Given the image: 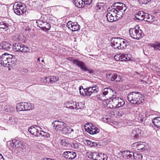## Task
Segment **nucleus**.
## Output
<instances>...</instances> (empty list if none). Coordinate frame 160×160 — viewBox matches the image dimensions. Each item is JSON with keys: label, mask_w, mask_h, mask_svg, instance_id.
Here are the masks:
<instances>
[{"label": "nucleus", "mask_w": 160, "mask_h": 160, "mask_svg": "<svg viewBox=\"0 0 160 160\" xmlns=\"http://www.w3.org/2000/svg\"><path fill=\"white\" fill-rule=\"evenodd\" d=\"M22 48V49L21 52H23V53H22L21 54L20 57V58H21L22 60L23 59V58H24L23 57V56H25V54L24 53L28 52L29 50L28 48L25 46L24 45H23Z\"/></svg>", "instance_id": "31"}, {"label": "nucleus", "mask_w": 160, "mask_h": 160, "mask_svg": "<svg viewBox=\"0 0 160 160\" xmlns=\"http://www.w3.org/2000/svg\"><path fill=\"white\" fill-rule=\"evenodd\" d=\"M112 107L109 106L113 108H119L123 106L125 104L124 100L122 98L117 97H114L112 98Z\"/></svg>", "instance_id": "8"}, {"label": "nucleus", "mask_w": 160, "mask_h": 160, "mask_svg": "<svg viewBox=\"0 0 160 160\" xmlns=\"http://www.w3.org/2000/svg\"><path fill=\"white\" fill-rule=\"evenodd\" d=\"M73 24V23L71 21H69L67 23V26L68 28H72Z\"/></svg>", "instance_id": "52"}, {"label": "nucleus", "mask_w": 160, "mask_h": 160, "mask_svg": "<svg viewBox=\"0 0 160 160\" xmlns=\"http://www.w3.org/2000/svg\"><path fill=\"white\" fill-rule=\"evenodd\" d=\"M22 27L23 28V29H24L25 31L28 32H29L30 29L27 23L23 24V25H22Z\"/></svg>", "instance_id": "46"}, {"label": "nucleus", "mask_w": 160, "mask_h": 160, "mask_svg": "<svg viewBox=\"0 0 160 160\" xmlns=\"http://www.w3.org/2000/svg\"><path fill=\"white\" fill-rule=\"evenodd\" d=\"M105 119H106L107 122H109L110 121V119L108 118H106Z\"/></svg>", "instance_id": "60"}, {"label": "nucleus", "mask_w": 160, "mask_h": 160, "mask_svg": "<svg viewBox=\"0 0 160 160\" xmlns=\"http://www.w3.org/2000/svg\"><path fill=\"white\" fill-rule=\"evenodd\" d=\"M16 108L19 111L30 110L34 108V105L30 103L21 102L17 104Z\"/></svg>", "instance_id": "6"}, {"label": "nucleus", "mask_w": 160, "mask_h": 160, "mask_svg": "<svg viewBox=\"0 0 160 160\" xmlns=\"http://www.w3.org/2000/svg\"><path fill=\"white\" fill-rule=\"evenodd\" d=\"M96 8L97 10H105L106 9H110L109 7L108 9L107 8V6L105 5V4L103 3H99L97 5Z\"/></svg>", "instance_id": "26"}, {"label": "nucleus", "mask_w": 160, "mask_h": 160, "mask_svg": "<svg viewBox=\"0 0 160 160\" xmlns=\"http://www.w3.org/2000/svg\"><path fill=\"white\" fill-rule=\"evenodd\" d=\"M144 12L143 11H139L138 13L135 15V17L136 19L138 20H144L143 18Z\"/></svg>", "instance_id": "30"}, {"label": "nucleus", "mask_w": 160, "mask_h": 160, "mask_svg": "<svg viewBox=\"0 0 160 160\" xmlns=\"http://www.w3.org/2000/svg\"><path fill=\"white\" fill-rule=\"evenodd\" d=\"M80 26L78 24H77V23L74 22L72 28L71 29L72 31L73 32L78 30L80 29Z\"/></svg>", "instance_id": "38"}, {"label": "nucleus", "mask_w": 160, "mask_h": 160, "mask_svg": "<svg viewBox=\"0 0 160 160\" xmlns=\"http://www.w3.org/2000/svg\"><path fill=\"white\" fill-rule=\"evenodd\" d=\"M133 154V152H132L130 151H120L119 153V154L122 155V157L125 159H132Z\"/></svg>", "instance_id": "17"}, {"label": "nucleus", "mask_w": 160, "mask_h": 160, "mask_svg": "<svg viewBox=\"0 0 160 160\" xmlns=\"http://www.w3.org/2000/svg\"><path fill=\"white\" fill-rule=\"evenodd\" d=\"M69 108L72 109H73L74 108L73 107V106H70L69 107Z\"/></svg>", "instance_id": "61"}, {"label": "nucleus", "mask_w": 160, "mask_h": 160, "mask_svg": "<svg viewBox=\"0 0 160 160\" xmlns=\"http://www.w3.org/2000/svg\"><path fill=\"white\" fill-rule=\"evenodd\" d=\"M145 143L142 142H137L133 143L132 145V149L137 152H145L147 150V148L145 145Z\"/></svg>", "instance_id": "7"}, {"label": "nucleus", "mask_w": 160, "mask_h": 160, "mask_svg": "<svg viewBox=\"0 0 160 160\" xmlns=\"http://www.w3.org/2000/svg\"><path fill=\"white\" fill-rule=\"evenodd\" d=\"M87 92V96L91 95L93 92H97L99 91V88L96 85H93L92 86L85 88V91Z\"/></svg>", "instance_id": "15"}, {"label": "nucleus", "mask_w": 160, "mask_h": 160, "mask_svg": "<svg viewBox=\"0 0 160 160\" xmlns=\"http://www.w3.org/2000/svg\"><path fill=\"white\" fill-rule=\"evenodd\" d=\"M41 129L39 126L35 125L31 126L28 128V130L31 134L35 136H41L44 138L49 137V134L48 133L41 130Z\"/></svg>", "instance_id": "4"}, {"label": "nucleus", "mask_w": 160, "mask_h": 160, "mask_svg": "<svg viewBox=\"0 0 160 160\" xmlns=\"http://www.w3.org/2000/svg\"><path fill=\"white\" fill-rule=\"evenodd\" d=\"M81 4H82V2H84V0H81Z\"/></svg>", "instance_id": "63"}, {"label": "nucleus", "mask_w": 160, "mask_h": 160, "mask_svg": "<svg viewBox=\"0 0 160 160\" xmlns=\"http://www.w3.org/2000/svg\"><path fill=\"white\" fill-rule=\"evenodd\" d=\"M86 142L87 144L88 145L90 146L91 147H92V142L90 141V140H87L86 141Z\"/></svg>", "instance_id": "56"}, {"label": "nucleus", "mask_w": 160, "mask_h": 160, "mask_svg": "<svg viewBox=\"0 0 160 160\" xmlns=\"http://www.w3.org/2000/svg\"><path fill=\"white\" fill-rule=\"evenodd\" d=\"M152 46L155 49H159V48H160V43L153 44L152 45Z\"/></svg>", "instance_id": "48"}, {"label": "nucleus", "mask_w": 160, "mask_h": 160, "mask_svg": "<svg viewBox=\"0 0 160 160\" xmlns=\"http://www.w3.org/2000/svg\"><path fill=\"white\" fill-rule=\"evenodd\" d=\"M99 157L100 159L98 160H107L108 159V156L107 155L104 153H100Z\"/></svg>", "instance_id": "44"}, {"label": "nucleus", "mask_w": 160, "mask_h": 160, "mask_svg": "<svg viewBox=\"0 0 160 160\" xmlns=\"http://www.w3.org/2000/svg\"><path fill=\"white\" fill-rule=\"evenodd\" d=\"M76 153L72 151H66L64 152L62 156L65 158L68 159H73L76 157Z\"/></svg>", "instance_id": "16"}, {"label": "nucleus", "mask_w": 160, "mask_h": 160, "mask_svg": "<svg viewBox=\"0 0 160 160\" xmlns=\"http://www.w3.org/2000/svg\"><path fill=\"white\" fill-rule=\"evenodd\" d=\"M151 1V0H138V2L140 4H147Z\"/></svg>", "instance_id": "49"}, {"label": "nucleus", "mask_w": 160, "mask_h": 160, "mask_svg": "<svg viewBox=\"0 0 160 160\" xmlns=\"http://www.w3.org/2000/svg\"><path fill=\"white\" fill-rule=\"evenodd\" d=\"M9 25L8 23H7L4 22H0V29H3L6 31L7 29H8Z\"/></svg>", "instance_id": "32"}, {"label": "nucleus", "mask_w": 160, "mask_h": 160, "mask_svg": "<svg viewBox=\"0 0 160 160\" xmlns=\"http://www.w3.org/2000/svg\"><path fill=\"white\" fill-rule=\"evenodd\" d=\"M5 7H6L7 10L11 9L12 8H13V10L20 9V10H26V9L25 4L20 2H16L13 5H12V4H11L9 7H8V5H6Z\"/></svg>", "instance_id": "10"}, {"label": "nucleus", "mask_w": 160, "mask_h": 160, "mask_svg": "<svg viewBox=\"0 0 160 160\" xmlns=\"http://www.w3.org/2000/svg\"><path fill=\"white\" fill-rule=\"evenodd\" d=\"M114 58L117 61H122V60H121V59H122V56H120L119 55H117L115 56Z\"/></svg>", "instance_id": "53"}, {"label": "nucleus", "mask_w": 160, "mask_h": 160, "mask_svg": "<svg viewBox=\"0 0 160 160\" xmlns=\"http://www.w3.org/2000/svg\"><path fill=\"white\" fill-rule=\"evenodd\" d=\"M23 45L19 43H15L13 45V50L15 52H21Z\"/></svg>", "instance_id": "22"}, {"label": "nucleus", "mask_w": 160, "mask_h": 160, "mask_svg": "<svg viewBox=\"0 0 160 160\" xmlns=\"http://www.w3.org/2000/svg\"><path fill=\"white\" fill-rule=\"evenodd\" d=\"M103 92L101 93L104 96H105L108 93H112V96H114L113 94L116 93L115 91L113 90L110 88H105L102 91Z\"/></svg>", "instance_id": "23"}, {"label": "nucleus", "mask_w": 160, "mask_h": 160, "mask_svg": "<svg viewBox=\"0 0 160 160\" xmlns=\"http://www.w3.org/2000/svg\"><path fill=\"white\" fill-rule=\"evenodd\" d=\"M12 46V45L6 42H3L0 44V48L5 50H9Z\"/></svg>", "instance_id": "21"}, {"label": "nucleus", "mask_w": 160, "mask_h": 160, "mask_svg": "<svg viewBox=\"0 0 160 160\" xmlns=\"http://www.w3.org/2000/svg\"><path fill=\"white\" fill-rule=\"evenodd\" d=\"M84 4L89 5L91 3L92 0H84Z\"/></svg>", "instance_id": "55"}, {"label": "nucleus", "mask_w": 160, "mask_h": 160, "mask_svg": "<svg viewBox=\"0 0 160 160\" xmlns=\"http://www.w3.org/2000/svg\"><path fill=\"white\" fill-rule=\"evenodd\" d=\"M129 33L131 38L136 40L142 38L144 35L142 31L139 29L138 27L130 29Z\"/></svg>", "instance_id": "5"}, {"label": "nucleus", "mask_w": 160, "mask_h": 160, "mask_svg": "<svg viewBox=\"0 0 160 160\" xmlns=\"http://www.w3.org/2000/svg\"><path fill=\"white\" fill-rule=\"evenodd\" d=\"M111 10H126L127 8L125 5L120 2H117L114 3L111 7Z\"/></svg>", "instance_id": "14"}, {"label": "nucleus", "mask_w": 160, "mask_h": 160, "mask_svg": "<svg viewBox=\"0 0 160 160\" xmlns=\"http://www.w3.org/2000/svg\"><path fill=\"white\" fill-rule=\"evenodd\" d=\"M122 57H123V60H124V61H129L130 60V58L128 57V55L127 54H125L123 55L122 56Z\"/></svg>", "instance_id": "51"}, {"label": "nucleus", "mask_w": 160, "mask_h": 160, "mask_svg": "<svg viewBox=\"0 0 160 160\" xmlns=\"http://www.w3.org/2000/svg\"><path fill=\"white\" fill-rule=\"evenodd\" d=\"M99 154L100 153L97 152H91V155L90 154V156H91L90 158L95 160L100 159Z\"/></svg>", "instance_id": "28"}, {"label": "nucleus", "mask_w": 160, "mask_h": 160, "mask_svg": "<svg viewBox=\"0 0 160 160\" xmlns=\"http://www.w3.org/2000/svg\"><path fill=\"white\" fill-rule=\"evenodd\" d=\"M152 122L155 127L157 128H160V117H157L154 118Z\"/></svg>", "instance_id": "25"}, {"label": "nucleus", "mask_w": 160, "mask_h": 160, "mask_svg": "<svg viewBox=\"0 0 160 160\" xmlns=\"http://www.w3.org/2000/svg\"><path fill=\"white\" fill-rule=\"evenodd\" d=\"M14 12L18 15L23 14L25 13L26 11H13Z\"/></svg>", "instance_id": "47"}, {"label": "nucleus", "mask_w": 160, "mask_h": 160, "mask_svg": "<svg viewBox=\"0 0 160 160\" xmlns=\"http://www.w3.org/2000/svg\"><path fill=\"white\" fill-rule=\"evenodd\" d=\"M146 115L144 113L142 112L140 113L138 115V122H142L144 121V119L146 117Z\"/></svg>", "instance_id": "35"}, {"label": "nucleus", "mask_w": 160, "mask_h": 160, "mask_svg": "<svg viewBox=\"0 0 160 160\" xmlns=\"http://www.w3.org/2000/svg\"><path fill=\"white\" fill-rule=\"evenodd\" d=\"M65 131H64L63 134H71L72 132H74L75 130L70 127H67V126L65 128Z\"/></svg>", "instance_id": "36"}, {"label": "nucleus", "mask_w": 160, "mask_h": 160, "mask_svg": "<svg viewBox=\"0 0 160 160\" xmlns=\"http://www.w3.org/2000/svg\"><path fill=\"white\" fill-rule=\"evenodd\" d=\"M73 146L75 149H78L80 148L81 144L79 143H73Z\"/></svg>", "instance_id": "54"}, {"label": "nucleus", "mask_w": 160, "mask_h": 160, "mask_svg": "<svg viewBox=\"0 0 160 160\" xmlns=\"http://www.w3.org/2000/svg\"><path fill=\"white\" fill-rule=\"evenodd\" d=\"M73 63L75 64L78 67L80 68L81 70L84 71H87L89 73H92L93 71L92 70H89L86 67L85 64L82 62L77 59H74L72 60Z\"/></svg>", "instance_id": "11"}, {"label": "nucleus", "mask_w": 160, "mask_h": 160, "mask_svg": "<svg viewBox=\"0 0 160 160\" xmlns=\"http://www.w3.org/2000/svg\"><path fill=\"white\" fill-rule=\"evenodd\" d=\"M127 98L128 101L133 104H139L144 101L142 95L137 92L129 93L128 95Z\"/></svg>", "instance_id": "2"}, {"label": "nucleus", "mask_w": 160, "mask_h": 160, "mask_svg": "<svg viewBox=\"0 0 160 160\" xmlns=\"http://www.w3.org/2000/svg\"><path fill=\"white\" fill-rule=\"evenodd\" d=\"M88 132L91 134H96L99 132L100 130L96 127L95 126L92 124L90 127H88L87 128Z\"/></svg>", "instance_id": "20"}, {"label": "nucleus", "mask_w": 160, "mask_h": 160, "mask_svg": "<svg viewBox=\"0 0 160 160\" xmlns=\"http://www.w3.org/2000/svg\"><path fill=\"white\" fill-rule=\"evenodd\" d=\"M75 105H76V109H79L81 108L80 107H78V106L79 107V103H76Z\"/></svg>", "instance_id": "58"}, {"label": "nucleus", "mask_w": 160, "mask_h": 160, "mask_svg": "<svg viewBox=\"0 0 160 160\" xmlns=\"http://www.w3.org/2000/svg\"><path fill=\"white\" fill-rule=\"evenodd\" d=\"M133 157L134 158L137 160H140L142 159V155L139 153H137L135 152L133 153Z\"/></svg>", "instance_id": "41"}, {"label": "nucleus", "mask_w": 160, "mask_h": 160, "mask_svg": "<svg viewBox=\"0 0 160 160\" xmlns=\"http://www.w3.org/2000/svg\"><path fill=\"white\" fill-rule=\"evenodd\" d=\"M143 18L145 21L148 22H150L151 19H152V16L151 15H149L148 13L144 12L143 15Z\"/></svg>", "instance_id": "34"}, {"label": "nucleus", "mask_w": 160, "mask_h": 160, "mask_svg": "<svg viewBox=\"0 0 160 160\" xmlns=\"http://www.w3.org/2000/svg\"><path fill=\"white\" fill-rule=\"evenodd\" d=\"M111 102L112 101H110L106 97V99L103 100V103L104 105H106L108 108H111V107H109V106L112 107V105L111 104Z\"/></svg>", "instance_id": "39"}, {"label": "nucleus", "mask_w": 160, "mask_h": 160, "mask_svg": "<svg viewBox=\"0 0 160 160\" xmlns=\"http://www.w3.org/2000/svg\"><path fill=\"white\" fill-rule=\"evenodd\" d=\"M38 27L41 28L43 31L47 32L51 28V25L47 22L40 20L37 21Z\"/></svg>", "instance_id": "12"}, {"label": "nucleus", "mask_w": 160, "mask_h": 160, "mask_svg": "<svg viewBox=\"0 0 160 160\" xmlns=\"http://www.w3.org/2000/svg\"><path fill=\"white\" fill-rule=\"evenodd\" d=\"M12 146L14 148L15 150L17 153L20 152H27L29 151L28 147L25 145L22 141L14 139L12 140Z\"/></svg>", "instance_id": "3"}, {"label": "nucleus", "mask_w": 160, "mask_h": 160, "mask_svg": "<svg viewBox=\"0 0 160 160\" xmlns=\"http://www.w3.org/2000/svg\"><path fill=\"white\" fill-rule=\"evenodd\" d=\"M60 144L66 147H69L70 144L68 142V141L66 139H62L61 140Z\"/></svg>", "instance_id": "37"}, {"label": "nucleus", "mask_w": 160, "mask_h": 160, "mask_svg": "<svg viewBox=\"0 0 160 160\" xmlns=\"http://www.w3.org/2000/svg\"><path fill=\"white\" fill-rule=\"evenodd\" d=\"M120 46L119 48L120 49H123L126 48L127 44V40L120 38Z\"/></svg>", "instance_id": "29"}, {"label": "nucleus", "mask_w": 160, "mask_h": 160, "mask_svg": "<svg viewBox=\"0 0 160 160\" xmlns=\"http://www.w3.org/2000/svg\"><path fill=\"white\" fill-rule=\"evenodd\" d=\"M96 97L98 100H100L103 101L106 99V96H104L101 93L97 95Z\"/></svg>", "instance_id": "45"}, {"label": "nucleus", "mask_w": 160, "mask_h": 160, "mask_svg": "<svg viewBox=\"0 0 160 160\" xmlns=\"http://www.w3.org/2000/svg\"><path fill=\"white\" fill-rule=\"evenodd\" d=\"M52 125L55 130L60 131L63 133L64 131H65L66 124L63 122L55 120L52 123Z\"/></svg>", "instance_id": "9"}, {"label": "nucleus", "mask_w": 160, "mask_h": 160, "mask_svg": "<svg viewBox=\"0 0 160 160\" xmlns=\"http://www.w3.org/2000/svg\"><path fill=\"white\" fill-rule=\"evenodd\" d=\"M81 0H73L72 2L74 5L76 6L78 8H80L82 7V4H81Z\"/></svg>", "instance_id": "42"}, {"label": "nucleus", "mask_w": 160, "mask_h": 160, "mask_svg": "<svg viewBox=\"0 0 160 160\" xmlns=\"http://www.w3.org/2000/svg\"><path fill=\"white\" fill-rule=\"evenodd\" d=\"M92 145L91 147H97L98 146V144L97 143L95 142H92Z\"/></svg>", "instance_id": "57"}, {"label": "nucleus", "mask_w": 160, "mask_h": 160, "mask_svg": "<svg viewBox=\"0 0 160 160\" xmlns=\"http://www.w3.org/2000/svg\"><path fill=\"white\" fill-rule=\"evenodd\" d=\"M117 116L118 117H121L125 114L122 111H119L118 112H116Z\"/></svg>", "instance_id": "50"}, {"label": "nucleus", "mask_w": 160, "mask_h": 160, "mask_svg": "<svg viewBox=\"0 0 160 160\" xmlns=\"http://www.w3.org/2000/svg\"><path fill=\"white\" fill-rule=\"evenodd\" d=\"M141 130L135 128L132 130L131 135L133 139L138 138L141 136Z\"/></svg>", "instance_id": "19"}, {"label": "nucleus", "mask_w": 160, "mask_h": 160, "mask_svg": "<svg viewBox=\"0 0 160 160\" xmlns=\"http://www.w3.org/2000/svg\"><path fill=\"white\" fill-rule=\"evenodd\" d=\"M125 11H113V15L116 17L117 19H119L122 17L125 13Z\"/></svg>", "instance_id": "24"}, {"label": "nucleus", "mask_w": 160, "mask_h": 160, "mask_svg": "<svg viewBox=\"0 0 160 160\" xmlns=\"http://www.w3.org/2000/svg\"><path fill=\"white\" fill-rule=\"evenodd\" d=\"M80 93L83 96H87V92L85 91V89H83L82 86H81L79 88Z\"/></svg>", "instance_id": "43"}, {"label": "nucleus", "mask_w": 160, "mask_h": 160, "mask_svg": "<svg viewBox=\"0 0 160 160\" xmlns=\"http://www.w3.org/2000/svg\"><path fill=\"white\" fill-rule=\"evenodd\" d=\"M17 61V59L14 55L5 53L0 57V63L4 67H9L15 64Z\"/></svg>", "instance_id": "1"}, {"label": "nucleus", "mask_w": 160, "mask_h": 160, "mask_svg": "<svg viewBox=\"0 0 160 160\" xmlns=\"http://www.w3.org/2000/svg\"><path fill=\"white\" fill-rule=\"evenodd\" d=\"M67 104H68L69 105H71V104H72V103H71L70 102H67Z\"/></svg>", "instance_id": "62"}, {"label": "nucleus", "mask_w": 160, "mask_h": 160, "mask_svg": "<svg viewBox=\"0 0 160 160\" xmlns=\"http://www.w3.org/2000/svg\"><path fill=\"white\" fill-rule=\"evenodd\" d=\"M114 16L113 13V14L108 13L107 14L106 16L107 18V20L110 22H113L114 20Z\"/></svg>", "instance_id": "33"}, {"label": "nucleus", "mask_w": 160, "mask_h": 160, "mask_svg": "<svg viewBox=\"0 0 160 160\" xmlns=\"http://www.w3.org/2000/svg\"><path fill=\"white\" fill-rule=\"evenodd\" d=\"M0 160H4V159L2 155L0 154Z\"/></svg>", "instance_id": "59"}, {"label": "nucleus", "mask_w": 160, "mask_h": 160, "mask_svg": "<svg viewBox=\"0 0 160 160\" xmlns=\"http://www.w3.org/2000/svg\"><path fill=\"white\" fill-rule=\"evenodd\" d=\"M112 42L111 43L112 46L114 49H120L119 48L120 46V38H113L112 39Z\"/></svg>", "instance_id": "18"}, {"label": "nucleus", "mask_w": 160, "mask_h": 160, "mask_svg": "<svg viewBox=\"0 0 160 160\" xmlns=\"http://www.w3.org/2000/svg\"><path fill=\"white\" fill-rule=\"evenodd\" d=\"M47 79H49L50 82L52 83L58 81L59 80V78L58 77L54 76H50V78H49L46 77L45 78V81H46V82L47 81Z\"/></svg>", "instance_id": "27"}, {"label": "nucleus", "mask_w": 160, "mask_h": 160, "mask_svg": "<svg viewBox=\"0 0 160 160\" xmlns=\"http://www.w3.org/2000/svg\"><path fill=\"white\" fill-rule=\"evenodd\" d=\"M106 77L109 80L117 82H120L121 79L120 76L115 73H108Z\"/></svg>", "instance_id": "13"}, {"label": "nucleus", "mask_w": 160, "mask_h": 160, "mask_svg": "<svg viewBox=\"0 0 160 160\" xmlns=\"http://www.w3.org/2000/svg\"><path fill=\"white\" fill-rule=\"evenodd\" d=\"M40 58H38V61H40Z\"/></svg>", "instance_id": "64"}, {"label": "nucleus", "mask_w": 160, "mask_h": 160, "mask_svg": "<svg viewBox=\"0 0 160 160\" xmlns=\"http://www.w3.org/2000/svg\"><path fill=\"white\" fill-rule=\"evenodd\" d=\"M17 118L14 117H10L9 118L8 122L12 125L15 124L17 122Z\"/></svg>", "instance_id": "40"}]
</instances>
